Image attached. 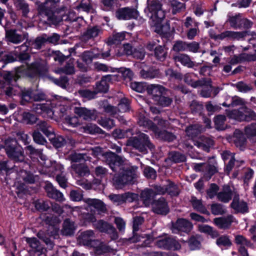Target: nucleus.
I'll use <instances>...</instances> for the list:
<instances>
[{
    "label": "nucleus",
    "mask_w": 256,
    "mask_h": 256,
    "mask_svg": "<svg viewBox=\"0 0 256 256\" xmlns=\"http://www.w3.org/2000/svg\"><path fill=\"white\" fill-rule=\"evenodd\" d=\"M104 157L106 162L113 171H119V174H116L113 178L114 185L116 189H121L133 182L138 177V168L130 166L126 160L112 152H106Z\"/></svg>",
    "instance_id": "f257e3e1"
},
{
    "label": "nucleus",
    "mask_w": 256,
    "mask_h": 256,
    "mask_svg": "<svg viewBox=\"0 0 256 256\" xmlns=\"http://www.w3.org/2000/svg\"><path fill=\"white\" fill-rule=\"evenodd\" d=\"M162 6L158 0H147V6L144 10L151 20L150 24L154 30L159 34H164L170 29L169 25L162 24L166 15Z\"/></svg>",
    "instance_id": "f03ea898"
},
{
    "label": "nucleus",
    "mask_w": 256,
    "mask_h": 256,
    "mask_svg": "<svg viewBox=\"0 0 256 256\" xmlns=\"http://www.w3.org/2000/svg\"><path fill=\"white\" fill-rule=\"evenodd\" d=\"M96 236L92 230H88L81 233L78 237L79 242L84 245L92 247L95 250L96 254H100L109 252L112 249L104 244L95 240Z\"/></svg>",
    "instance_id": "7ed1b4c3"
},
{
    "label": "nucleus",
    "mask_w": 256,
    "mask_h": 256,
    "mask_svg": "<svg viewBox=\"0 0 256 256\" xmlns=\"http://www.w3.org/2000/svg\"><path fill=\"white\" fill-rule=\"evenodd\" d=\"M26 150H28L30 154H36L38 155L40 160L39 162L45 168H48L50 170L48 172H54L56 171L62 172L64 170V166L60 164L56 163V162H52L50 160L46 158V156L43 154L41 150L34 149L32 146H26Z\"/></svg>",
    "instance_id": "20e7f679"
},
{
    "label": "nucleus",
    "mask_w": 256,
    "mask_h": 256,
    "mask_svg": "<svg viewBox=\"0 0 256 256\" xmlns=\"http://www.w3.org/2000/svg\"><path fill=\"white\" fill-rule=\"evenodd\" d=\"M17 142L14 138H8L5 142V150L9 158L16 162H22L24 156L20 146H16Z\"/></svg>",
    "instance_id": "39448f33"
},
{
    "label": "nucleus",
    "mask_w": 256,
    "mask_h": 256,
    "mask_svg": "<svg viewBox=\"0 0 256 256\" xmlns=\"http://www.w3.org/2000/svg\"><path fill=\"white\" fill-rule=\"evenodd\" d=\"M128 144L138 149L140 152H146V148H152L153 146L150 142L148 137L144 134H140L138 137L130 138Z\"/></svg>",
    "instance_id": "423d86ee"
},
{
    "label": "nucleus",
    "mask_w": 256,
    "mask_h": 256,
    "mask_svg": "<svg viewBox=\"0 0 256 256\" xmlns=\"http://www.w3.org/2000/svg\"><path fill=\"white\" fill-rule=\"evenodd\" d=\"M138 123L140 126L152 130L156 134H158L160 138L165 140L172 142L176 138L175 136L172 133L166 131H160L158 128L154 125L150 120L144 118L140 119Z\"/></svg>",
    "instance_id": "0eeeda50"
},
{
    "label": "nucleus",
    "mask_w": 256,
    "mask_h": 256,
    "mask_svg": "<svg viewBox=\"0 0 256 256\" xmlns=\"http://www.w3.org/2000/svg\"><path fill=\"white\" fill-rule=\"evenodd\" d=\"M228 115L230 118L238 121L256 120V114L246 108H242L239 110H232L230 112Z\"/></svg>",
    "instance_id": "6e6552de"
},
{
    "label": "nucleus",
    "mask_w": 256,
    "mask_h": 256,
    "mask_svg": "<svg viewBox=\"0 0 256 256\" xmlns=\"http://www.w3.org/2000/svg\"><path fill=\"white\" fill-rule=\"evenodd\" d=\"M20 70H24V72L28 76H34L42 74L46 70V64L44 60H38L30 65H27L26 70L22 68Z\"/></svg>",
    "instance_id": "1a4fd4ad"
},
{
    "label": "nucleus",
    "mask_w": 256,
    "mask_h": 256,
    "mask_svg": "<svg viewBox=\"0 0 256 256\" xmlns=\"http://www.w3.org/2000/svg\"><path fill=\"white\" fill-rule=\"evenodd\" d=\"M46 232L44 230H40L37 234L38 238L43 240L45 244L50 248H52L54 244L50 238H56L58 234V229L56 228L50 226Z\"/></svg>",
    "instance_id": "9d476101"
},
{
    "label": "nucleus",
    "mask_w": 256,
    "mask_h": 256,
    "mask_svg": "<svg viewBox=\"0 0 256 256\" xmlns=\"http://www.w3.org/2000/svg\"><path fill=\"white\" fill-rule=\"evenodd\" d=\"M54 103L47 102L45 104H36L32 105V110L37 114H43L44 116L52 118L56 110H54Z\"/></svg>",
    "instance_id": "9b49d317"
},
{
    "label": "nucleus",
    "mask_w": 256,
    "mask_h": 256,
    "mask_svg": "<svg viewBox=\"0 0 256 256\" xmlns=\"http://www.w3.org/2000/svg\"><path fill=\"white\" fill-rule=\"evenodd\" d=\"M22 98L23 101H41L46 99L45 94L38 90H32L30 89H24L22 90Z\"/></svg>",
    "instance_id": "f8f14e48"
},
{
    "label": "nucleus",
    "mask_w": 256,
    "mask_h": 256,
    "mask_svg": "<svg viewBox=\"0 0 256 256\" xmlns=\"http://www.w3.org/2000/svg\"><path fill=\"white\" fill-rule=\"evenodd\" d=\"M193 226L188 220L180 218L177 220L176 222L173 225L172 230L174 234H180V232L188 233L192 229Z\"/></svg>",
    "instance_id": "ddd939ff"
},
{
    "label": "nucleus",
    "mask_w": 256,
    "mask_h": 256,
    "mask_svg": "<svg viewBox=\"0 0 256 256\" xmlns=\"http://www.w3.org/2000/svg\"><path fill=\"white\" fill-rule=\"evenodd\" d=\"M234 242L238 246V252L241 256H248L247 248L252 246L251 242L242 235L236 236Z\"/></svg>",
    "instance_id": "4468645a"
},
{
    "label": "nucleus",
    "mask_w": 256,
    "mask_h": 256,
    "mask_svg": "<svg viewBox=\"0 0 256 256\" xmlns=\"http://www.w3.org/2000/svg\"><path fill=\"white\" fill-rule=\"evenodd\" d=\"M247 35L244 32H236L230 30H226L218 34H215L212 36V38L215 40H224V39L228 40H240Z\"/></svg>",
    "instance_id": "2eb2a0df"
},
{
    "label": "nucleus",
    "mask_w": 256,
    "mask_h": 256,
    "mask_svg": "<svg viewBox=\"0 0 256 256\" xmlns=\"http://www.w3.org/2000/svg\"><path fill=\"white\" fill-rule=\"evenodd\" d=\"M116 16L118 20H122L135 18L138 16V11L129 8H120L116 11Z\"/></svg>",
    "instance_id": "dca6fc26"
},
{
    "label": "nucleus",
    "mask_w": 256,
    "mask_h": 256,
    "mask_svg": "<svg viewBox=\"0 0 256 256\" xmlns=\"http://www.w3.org/2000/svg\"><path fill=\"white\" fill-rule=\"evenodd\" d=\"M24 238L31 248L30 250L32 252L38 254V256H44L42 254L45 250L36 238L24 237Z\"/></svg>",
    "instance_id": "f3484780"
},
{
    "label": "nucleus",
    "mask_w": 256,
    "mask_h": 256,
    "mask_svg": "<svg viewBox=\"0 0 256 256\" xmlns=\"http://www.w3.org/2000/svg\"><path fill=\"white\" fill-rule=\"evenodd\" d=\"M152 210L158 214H166L168 212V208L165 199L160 198L152 204Z\"/></svg>",
    "instance_id": "a211bd4d"
},
{
    "label": "nucleus",
    "mask_w": 256,
    "mask_h": 256,
    "mask_svg": "<svg viewBox=\"0 0 256 256\" xmlns=\"http://www.w3.org/2000/svg\"><path fill=\"white\" fill-rule=\"evenodd\" d=\"M84 201L88 205L90 208H94L99 212L106 211V207L104 203L100 200L96 198H87Z\"/></svg>",
    "instance_id": "6ab92c4d"
},
{
    "label": "nucleus",
    "mask_w": 256,
    "mask_h": 256,
    "mask_svg": "<svg viewBox=\"0 0 256 256\" xmlns=\"http://www.w3.org/2000/svg\"><path fill=\"white\" fill-rule=\"evenodd\" d=\"M86 218L93 223L94 226L99 230L102 232H106L109 230L112 229L110 225L102 220L96 221L95 217L93 215L87 216Z\"/></svg>",
    "instance_id": "aec40b11"
},
{
    "label": "nucleus",
    "mask_w": 256,
    "mask_h": 256,
    "mask_svg": "<svg viewBox=\"0 0 256 256\" xmlns=\"http://www.w3.org/2000/svg\"><path fill=\"white\" fill-rule=\"evenodd\" d=\"M148 92L151 94L154 100H157L162 94L165 93V88L159 84H152L147 87Z\"/></svg>",
    "instance_id": "412c9836"
},
{
    "label": "nucleus",
    "mask_w": 256,
    "mask_h": 256,
    "mask_svg": "<svg viewBox=\"0 0 256 256\" xmlns=\"http://www.w3.org/2000/svg\"><path fill=\"white\" fill-rule=\"evenodd\" d=\"M233 221L234 217L232 215L217 218L214 220V224L218 228L221 229H226L229 228Z\"/></svg>",
    "instance_id": "4be33fe9"
},
{
    "label": "nucleus",
    "mask_w": 256,
    "mask_h": 256,
    "mask_svg": "<svg viewBox=\"0 0 256 256\" xmlns=\"http://www.w3.org/2000/svg\"><path fill=\"white\" fill-rule=\"evenodd\" d=\"M175 62H180L183 66L189 68H193L194 66H198V63H196L192 62L190 57L186 54H179L174 56Z\"/></svg>",
    "instance_id": "5701e85b"
},
{
    "label": "nucleus",
    "mask_w": 256,
    "mask_h": 256,
    "mask_svg": "<svg viewBox=\"0 0 256 256\" xmlns=\"http://www.w3.org/2000/svg\"><path fill=\"white\" fill-rule=\"evenodd\" d=\"M6 40L14 44H18L24 40L22 35L17 33L16 30H6Z\"/></svg>",
    "instance_id": "b1692460"
},
{
    "label": "nucleus",
    "mask_w": 256,
    "mask_h": 256,
    "mask_svg": "<svg viewBox=\"0 0 256 256\" xmlns=\"http://www.w3.org/2000/svg\"><path fill=\"white\" fill-rule=\"evenodd\" d=\"M45 189L48 197L59 202H64L65 200L63 194L54 188L51 184H47Z\"/></svg>",
    "instance_id": "393cba45"
},
{
    "label": "nucleus",
    "mask_w": 256,
    "mask_h": 256,
    "mask_svg": "<svg viewBox=\"0 0 256 256\" xmlns=\"http://www.w3.org/2000/svg\"><path fill=\"white\" fill-rule=\"evenodd\" d=\"M74 112L75 114L85 120H90L96 118L94 112L85 108L76 107Z\"/></svg>",
    "instance_id": "a878e982"
},
{
    "label": "nucleus",
    "mask_w": 256,
    "mask_h": 256,
    "mask_svg": "<svg viewBox=\"0 0 256 256\" xmlns=\"http://www.w3.org/2000/svg\"><path fill=\"white\" fill-rule=\"evenodd\" d=\"M232 141L237 148L243 150L245 147L246 139L242 133L238 130L234 131L232 137Z\"/></svg>",
    "instance_id": "bb28decb"
},
{
    "label": "nucleus",
    "mask_w": 256,
    "mask_h": 256,
    "mask_svg": "<svg viewBox=\"0 0 256 256\" xmlns=\"http://www.w3.org/2000/svg\"><path fill=\"white\" fill-rule=\"evenodd\" d=\"M102 32V30L98 26L90 27L84 34L83 38L86 40L94 38L98 36Z\"/></svg>",
    "instance_id": "cd10ccee"
},
{
    "label": "nucleus",
    "mask_w": 256,
    "mask_h": 256,
    "mask_svg": "<svg viewBox=\"0 0 256 256\" xmlns=\"http://www.w3.org/2000/svg\"><path fill=\"white\" fill-rule=\"evenodd\" d=\"M111 75L103 76L100 81L96 84V90L98 92H106L108 90L109 82L111 80Z\"/></svg>",
    "instance_id": "c85d7f7f"
},
{
    "label": "nucleus",
    "mask_w": 256,
    "mask_h": 256,
    "mask_svg": "<svg viewBox=\"0 0 256 256\" xmlns=\"http://www.w3.org/2000/svg\"><path fill=\"white\" fill-rule=\"evenodd\" d=\"M194 144L198 148L208 152L210 148L214 145V140L209 138L202 137L200 142H196Z\"/></svg>",
    "instance_id": "c756f323"
},
{
    "label": "nucleus",
    "mask_w": 256,
    "mask_h": 256,
    "mask_svg": "<svg viewBox=\"0 0 256 256\" xmlns=\"http://www.w3.org/2000/svg\"><path fill=\"white\" fill-rule=\"evenodd\" d=\"M154 240V238L151 237L150 236L146 235L145 236H134L133 238H130V240L132 242H142V246H148Z\"/></svg>",
    "instance_id": "7c9ffc66"
},
{
    "label": "nucleus",
    "mask_w": 256,
    "mask_h": 256,
    "mask_svg": "<svg viewBox=\"0 0 256 256\" xmlns=\"http://www.w3.org/2000/svg\"><path fill=\"white\" fill-rule=\"evenodd\" d=\"M232 207L236 211L241 212H245L248 211L246 204L243 200H240L237 198H234L231 204Z\"/></svg>",
    "instance_id": "2f4dec72"
},
{
    "label": "nucleus",
    "mask_w": 256,
    "mask_h": 256,
    "mask_svg": "<svg viewBox=\"0 0 256 256\" xmlns=\"http://www.w3.org/2000/svg\"><path fill=\"white\" fill-rule=\"evenodd\" d=\"M71 168L80 176H84L90 174L88 168L83 164H73L71 165Z\"/></svg>",
    "instance_id": "473e14b6"
},
{
    "label": "nucleus",
    "mask_w": 256,
    "mask_h": 256,
    "mask_svg": "<svg viewBox=\"0 0 256 256\" xmlns=\"http://www.w3.org/2000/svg\"><path fill=\"white\" fill-rule=\"evenodd\" d=\"M170 238L164 234L162 236H159L156 238V244L160 248L164 249H170Z\"/></svg>",
    "instance_id": "72a5a7b5"
},
{
    "label": "nucleus",
    "mask_w": 256,
    "mask_h": 256,
    "mask_svg": "<svg viewBox=\"0 0 256 256\" xmlns=\"http://www.w3.org/2000/svg\"><path fill=\"white\" fill-rule=\"evenodd\" d=\"M74 223L70 220H66L64 222L62 233L63 235L70 236L74 234Z\"/></svg>",
    "instance_id": "f704fd0d"
},
{
    "label": "nucleus",
    "mask_w": 256,
    "mask_h": 256,
    "mask_svg": "<svg viewBox=\"0 0 256 256\" xmlns=\"http://www.w3.org/2000/svg\"><path fill=\"white\" fill-rule=\"evenodd\" d=\"M191 202L192 207L194 210L202 214H205L208 215L210 214V212L202 204L201 200H198L195 197H192Z\"/></svg>",
    "instance_id": "c9c22d12"
},
{
    "label": "nucleus",
    "mask_w": 256,
    "mask_h": 256,
    "mask_svg": "<svg viewBox=\"0 0 256 256\" xmlns=\"http://www.w3.org/2000/svg\"><path fill=\"white\" fill-rule=\"evenodd\" d=\"M155 196L156 194L152 189L144 190L141 193V197L146 205L150 204Z\"/></svg>",
    "instance_id": "e433bc0d"
},
{
    "label": "nucleus",
    "mask_w": 256,
    "mask_h": 256,
    "mask_svg": "<svg viewBox=\"0 0 256 256\" xmlns=\"http://www.w3.org/2000/svg\"><path fill=\"white\" fill-rule=\"evenodd\" d=\"M204 131L202 126L196 124L190 126L186 129V133L190 138H193L196 136L199 133Z\"/></svg>",
    "instance_id": "4c0bfd02"
},
{
    "label": "nucleus",
    "mask_w": 256,
    "mask_h": 256,
    "mask_svg": "<svg viewBox=\"0 0 256 256\" xmlns=\"http://www.w3.org/2000/svg\"><path fill=\"white\" fill-rule=\"evenodd\" d=\"M14 4L18 10L22 11L23 16H27L28 14L30 12V9L28 5L25 0H16L14 2Z\"/></svg>",
    "instance_id": "58836bf2"
},
{
    "label": "nucleus",
    "mask_w": 256,
    "mask_h": 256,
    "mask_svg": "<svg viewBox=\"0 0 256 256\" xmlns=\"http://www.w3.org/2000/svg\"><path fill=\"white\" fill-rule=\"evenodd\" d=\"M255 58L252 55H248L245 54H242L240 56H234L230 60V63L231 64H236L239 62H241L242 60H254Z\"/></svg>",
    "instance_id": "ea45409f"
},
{
    "label": "nucleus",
    "mask_w": 256,
    "mask_h": 256,
    "mask_svg": "<svg viewBox=\"0 0 256 256\" xmlns=\"http://www.w3.org/2000/svg\"><path fill=\"white\" fill-rule=\"evenodd\" d=\"M38 129L41 130L46 136H49L53 134V129L46 122H40L37 124Z\"/></svg>",
    "instance_id": "a19ab883"
},
{
    "label": "nucleus",
    "mask_w": 256,
    "mask_h": 256,
    "mask_svg": "<svg viewBox=\"0 0 256 256\" xmlns=\"http://www.w3.org/2000/svg\"><path fill=\"white\" fill-rule=\"evenodd\" d=\"M69 159L72 162H80L82 160H90V158L85 153L74 152L69 156Z\"/></svg>",
    "instance_id": "79ce46f5"
},
{
    "label": "nucleus",
    "mask_w": 256,
    "mask_h": 256,
    "mask_svg": "<svg viewBox=\"0 0 256 256\" xmlns=\"http://www.w3.org/2000/svg\"><path fill=\"white\" fill-rule=\"evenodd\" d=\"M232 198V192L228 186H226L224 190L218 194V199L224 202H228Z\"/></svg>",
    "instance_id": "37998d69"
},
{
    "label": "nucleus",
    "mask_w": 256,
    "mask_h": 256,
    "mask_svg": "<svg viewBox=\"0 0 256 256\" xmlns=\"http://www.w3.org/2000/svg\"><path fill=\"white\" fill-rule=\"evenodd\" d=\"M18 176V178L20 180L22 178L26 182L32 184L35 181V177L32 174L24 170H22L20 172Z\"/></svg>",
    "instance_id": "c03bdc74"
},
{
    "label": "nucleus",
    "mask_w": 256,
    "mask_h": 256,
    "mask_svg": "<svg viewBox=\"0 0 256 256\" xmlns=\"http://www.w3.org/2000/svg\"><path fill=\"white\" fill-rule=\"evenodd\" d=\"M216 244L220 248H226L231 246L232 242L229 238L226 236H222L218 238L216 241Z\"/></svg>",
    "instance_id": "a18cd8bd"
},
{
    "label": "nucleus",
    "mask_w": 256,
    "mask_h": 256,
    "mask_svg": "<svg viewBox=\"0 0 256 256\" xmlns=\"http://www.w3.org/2000/svg\"><path fill=\"white\" fill-rule=\"evenodd\" d=\"M166 50L164 47L158 46L154 48V54L156 57L160 60H164L166 56Z\"/></svg>",
    "instance_id": "49530a36"
},
{
    "label": "nucleus",
    "mask_w": 256,
    "mask_h": 256,
    "mask_svg": "<svg viewBox=\"0 0 256 256\" xmlns=\"http://www.w3.org/2000/svg\"><path fill=\"white\" fill-rule=\"evenodd\" d=\"M190 249L192 250L199 249L200 247V242L198 238L196 236H192L188 241Z\"/></svg>",
    "instance_id": "de8ad7c7"
},
{
    "label": "nucleus",
    "mask_w": 256,
    "mask_h": 256,
    "mask_svg": "<svg viewBox=\"0 0 256 256\" xmlns=\"http://www.w3.org/2000/svg\"><path fill=\"white\" fill-rule=\"evenodd\" d=\"M57 74L64 73L67 74H72L74 72V64L68 63L63 68H60L55 71Z\"/></svg>",
    "instance_id": "09e8293b"
},
{
    "label": "nucleus",
    "mask_w": 256,
    "mask_h": 256,
    "mask_svg": "<svg viewBox=\"0 0 256 256\" xmlns=\"http://www.w3.org/2000/svg\"><path fill=\"white\" fill-rule=\"evenodd\" d=\"M211 210L212 214L214 215L222 214L226 212L224 207L218 204H214L211 206Z\"/></svg>",
    "instance_id": "8fccbe9b"
},
{
    "label": "nucleus",
    "mask_w": 256,
    "mask_h": 256,
    "mask_svg": "<svg viewBox=\"0 0 256 256\" xmlns=\"http://www.w3.org/2000/svg\"><path fill=\"white\" fill-rule=\"evenodd\" d=\"M226 117L223 115H219L214 118V124L216 129L222 130L224 128Z\"/></svg>",
    "instance_id": "3c124183"
},
{
    "label": "nucleus",
    "mask_w": 256,
    "mask_h": 256,
    "mask_svg": "<svg viewBox=\"0 0 256 256\" xmlns=\"http://www.w3.org/2000/svg\"><path fill=\"white\" fill-rule=\"evenodd\" d=\"M170 6L172 8V13L176 14L184 9V5L183 3L179 2L176 0H172L170 1Z\"/></svg>",
    "instance_id": "603ef678"
},
{
    "label": "nucleus",
    "mask_w": 256,
    "mask_h": 256,
    "mask_svg": "<svg viewBox=\"0 0 256 256\" xmlns=\"http://www.w3.org/2000/svg\"><path fill=\"white\" fill-rule=\"evenodd\" d=\"M198 229L201 232L206 233L212 236L217 235V232L214 230L211 226L208 225L200 224L198 226Z\"/></svg>",
    "instance_id": "864d4df0"
},
{
    "label": "nucleus",
    "mask_w": 256,
    "mask_h": 256,
    "mask_svg": "<svg viewBox=\"0 0 256 256\" xmlns=\"http://www.w3.org/2000/svg\"><path fill=\"white\" fill-rule=\"evenodd\" d=\"M108 198L114 204L117 206L124 203L122 194H111L109 195Z\"/></svg>",
    "instance_id": "5fc2aeb1"
},
{
    "label": "nucleus",
    "mask_w": 256,
    "mask_h": 256,
    "mask_svg": "<svg viewBox=\"0 0 256 256\" xmlns=\"http://www.w3.org/2000/svg\"><path fill=\"white\" fill-rule=\"evenodd\" d=\"M99 124L108 130H110L114 126V120L108 118H102L99 120Z\"/></svg>",
    "instance_id": "6e6d98bb"
},
{
    "label": "nucleus",
    "mask_w": 256,
    "mask_h": 256,
    "mask_svg": "<svg viewBox=\"0 0 256 256\" xmlns=\"http://www.w3.org/2000/svg\"><path fill=\"white\" fill-rule=\"evenodd\" d=\"M186 242L187 240H184L183 238H181L179 240V241H178L174 238H170V249L172 248L174 250H178L181 248V244L180 242L184 244Z\"/></svg>",
    "instance_id": "4d7b16f0"
},
{
    "label": "nucleus",
    "mask_w": 256,
    "mask_h": 256,
    "mask_svg": "<svg viewBox=\"0 0 256 256\" xmlns=\"http://www.w3.org/2000/svg\"><path fill=\"white\" fill-rule=\"evenodd\" d=\"M46 42V34L38 37L32 44L33 47L36 49H40Z\"/></svg>",
    "instance_id": "13d9d810"
},
{
    "label": "nucleus",
    "mask_w": 256,
    "mask_h": 256,
    "mask_svg": "<svg viewBox=\"0 0 256 256\" xmlns=\"http://www.w3.org/2000/svg\"><path fill=\"white\" fill-rule=\"evenodd\" d=\"M82 56L83 61L86 64L90 63L94 58L98 57L96 54H94L93 52L90 51L84 52Z\"/></svg>",
    "instance_id": "bf43d9fd"
},
{
    "label": "nucleus",
    "mask_w": 256,
    "mask_h": 256,
    "mask_svg": "<svg viewBox=\"0 0 256 256\" xmlns=\"http://www.w3.org/2000/svg\"><path fill=\"white\" fill-rule=\"evenodd\" d=\"M46 14L48 17V20L54 24H58L62 20L61 18L57 16L54 14H49L46 10L44 12H42Z\"/></svg>",
    "instance_id": "052dcab7"
},
{
    "label": "nucleus",
    "mask_w": 256,
    "mask_h": 256,
    "mask_svg": "<svg viewBox=\"0 0 256 256\" xmlns=\"http://www.w3.org/2000/svg\"><path fill=\"white\" fill-rule=\"evenodd\" d=\"M118 111L121 112H124L129 110V102L126 98L121 100L120 102L118 104Z\"/></svg>",
    "instance_id": "680f3d73"
},
{
    "label": "nucleus",
    "mask_w": 256,
    "mask_h": 256,
    "mask_svg": "<svg viewBox=\"0 0 256 256\" xmlns=\"http://www.w3.org/2000/svg\"><path fill=\"white\" fill-rule=\"evenodd\" d=\"M156 101L157 102L159 105L165 107L169 106L172 104V100L168 97L162 96V95L158 98V100Z\"/></svg>",
    "instance_id": "e2e57ef3"
},
{
    "label": "nucleus",
    "mask_w": 256,
    "mask_h": 256,
    "mask_svg": "<svg viewBox=\"0 0 256 256\" xmlns=\"http://www.w3.org/2000/svg\"><path fill=\"white\" fill-rule=\"evenodd\" d=\"M108 172L106 168L102 166H98L95 168L94 174L96 177L102 178L106 175Z\"/></svg>",
    "instance_id": "0e129e2a"
},
{
    "label": "nucleus",
    "mask_w": 256,
    "mask_h": 256,
    "mask_svg": "<svg viewBox=\"0 0 256 256\" xmlns=\"http://www.w3.org/2000/svg\"><path fill=\"white\" fill-rule=\"evenodd\" d=\"M130 88L138 92H142L146 88V85L142 82H132L130 84Z\"/></svg>",
    "instance_id": "69168bd1"
},
{
    "label": "nucleus",
    "mask_w": 256,
    "mask_h": 256,
    "mask_svg": "<svg viewBox=\"0 0 256 256\" xmlns=\"http://www.w3.org/2000/svg\"><path fill=\"white\" fill-rule=\"evenodd\" d=\"M34 140L37 144L44 145L46 142V140L42 136V134L38 132L34 131L32 134Z\"/></svg>",
    "instance_id": "338daca9"
},
{
    "label": "nucleus",
    "mask_w": 256,
    "mask_h": 256,
    "mask_svg": "<svg viewBox=\"0 0 256 256\" xmlns=\"http://www.w3.org/2000/svg\"><path fill=\"white\" fill-rule=\"evenodd\" d=\"M238 90L241 92H246L252 90L251 86L247 84L242 82H240L236 84Z\"/></svg>",
    "instance_id": "774afa93"
}]
</instances>
